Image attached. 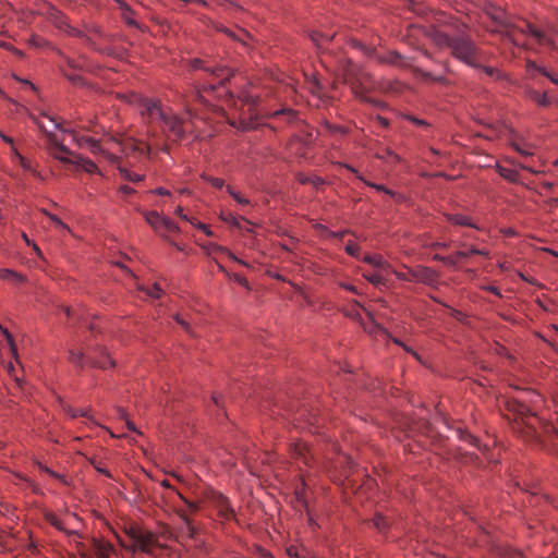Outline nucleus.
Segmentation results:
<instances>
[{"label":"nucleus","instance_id":"obj_1","mask_svg":"<svg viewBox=\"0 0 558 558\" xmlns=\"http://www.w3.org/2000/svg\"><path fill=\"white\" fill-rule=\"evenodd\" d=\"M485 14L493 22L489 29L507 36L515 45L520 44V36L529 34L539 46L555 48L554 39L548 34L525 21L520 23L512 22L501 8L489 5Z\"/></svg>","mask_w":558,"mask_h":558},{"label":"nucleus","instance_id":"obj_2","mask_svg":"<svg viewBox=\"0 0 558 558\" xmlns=\"http://www.w3.org/2000/svg\"><path fill=\"white\" fill-rule=\"evenodd\" d=\"M430 40L440 49L448 48L452 57L468 64L469 66L480 69V48L463 31L451 36L441 31H433Z\"/></svg>","mask_w":558,"mask_h":558},{"label":"nucleus","instance_id":"obj_3","mask_svg":"<svg viewBox=\"0 0 558 558\" xmlns=\"http://www.w3.org/2000/svg\"><path fill=\"white\" fill-rule=\"evenodd\" d=\"M141 113L147 123L161 122L163 132H169L175 140H181L186 132L185 120L166 111L159 100L143 99Z\"/></svg>","mask_w":558,"mask_h":558},{"label":"nucleus","instance_id":"obj_4","mask_svg":"<svg viewBox=\"0 0 558 558\" xmlns=\"http://www.w3.org/2000/svg\"><path fill=\"white\" fill-rule=\"evenodd\" d=\"M541 401V396L534 391H524L521 397L508 401V409L515 420H521L529 428L535 429L533 421H539L533 408Z\"/></svg>","mask_w":558,"mask_h":558},{"label":"nucleus","instance_id":"obj_5","mask_svg":"<svg viewBox=\"0 0 558 558\" xmlns=\"http://www.w3.org/2000/svg\"><path fill=\"white\" fill-rule=\"evenodd\" d=\"M129 537L132 541V545L125 544L122 539H119V542L124 548L132 551L140 548L144 553L153 554L154 547L159 546L157 536L150 532L132 530L129 533Z\"/></svg>","mask_w":558,"mask_h":558},{"label":"nucleus","instance_id":"obj_6","mask_svg":"<svg viewBox=\"0 0 558 558\" xmlns=\"http://www.w3.org/2000/svg\"><path fill=\"white\" fill-rule=\"evenodd\" d=\"M75 545L82 558H92V551H94L98 558H108V556L114 551L110 543L95 537L90 539V547H87L82 542H75Z\"/></svg>","mask_w":558,"mask_h":558},{"label":"nucleus","instance_id":"obj_7","mask_svg":"<svg viewBox=\"0 0 558 558\" xmlns=\"http://www.w3.org/2000/svg\"><path fill=\"white\" fill-rule=\"evenodd\" d=\"M37 124L47 137L49 154L63 163H73L74 161L68 157V155H72V151L57 138L54 133L47 131L43 123L37 122Z\"/></svg>","mask_w":558,"mask_h":558},{"label":"nucleus","instance_id":"obj_8","mask_svg":"<svg viewBox=\"0 0 558 558\" xmlns=\"http://www.w3.org/2000/svg\"><path fill=\"white\" fill-rule=\"evenodd\" d=\"M211 504L217 511V514L223 520H232L235 517L234 509L230 506L227 497L221 494H214Z\"/></svg>","mask_w":558,"mask_h":558},{"label":"nucleus","instance_id":"obj_9","mask_svg":"<svg viewBox=\"0 0 558 558\" xmlns=\"http://www.w3.org/2000/svg\"><path fill=\"white\" fill-rule=\"evenodd\" d=\"M192 68L204 69L205 71L210 72L220 85H223L233 75V72L228 68L204 66V62L199 59L192 61Z\"/></svg>","mask_w":558,"mask_h":558},{"label":"nucleus","instance_id":"obj_10","mask_svg":"<svg viewBox=\"0 0 558 558\" xmlns=\"http://www.w3.org/2000/svg\"><path fill=\"white\" fill-rule=\"evenodd\" d=\"M118 144L121 147V151L125 155L132 154V153H138L140 155H147L149 154L150 147L142 142H137L132 137H128L124 140H121L118 142Z\"/></svg>","mask_w":558,"mask_h":558},{"label":"nucleus","instance_id":"obj_11","mask_svg":"<svg viewBox=\"0 0 558 558\" xmlns=\"http://www.w3.org/2000/svg\"><path fill=\"white\" fill-rule=\"evenodd\" d=\"M343 75L348 83L354 84L355 82L362 84L364 77H366V73H364L362 70H360L354 63L351 61H348L343 65Z\"/></svg>","mask_w":558,"mask_h":558},{"label":"nucleus","instance_id":"obj_12","mask_svg":"<svg viewBox=\"0 0 558 558\" xmlns=\"http://www.w3.org/2000/svg\"><path fill=\"white\" fill-rule=\"evenodd\" d=\"M178 514L180 519L182 520V525L179 530V536L180 538H195L197 535V530L193 525L191 519L183 510H178Z\"/></svg>","mask_w":558,"mask_h":558},{"label":"nucleus","instance_id":"obj_13","mask_svg":"<svg viewBox=\"0 0 558 558\" xmlns=\"http://www.w3.org/2000/svg\"><path fill=\"white\" fill-rule=\"evenodd\" d=\"M292 453L295 459L302 461L305 465H311V461H314V453L305 442H295L292 447Z\"/></svg>","mask_w":558,"mask_h":558},{"label":"nucleus","instance_id":"obj_14","mask_svg":"<svg viewBox=\"0 0 558 558\" xmlns=\"http://www.w3.org/2000/svg\"><path fill=\"white\" fill-rule=\"evenodd\" d=\"M410 275L413 278V281H420L423 283H432L436 279L435 271L427 267H418L417 269H411Z\"/></svg>","mask_w":558,"mask_h":558},{"label":"nucleus","instance_id":"obj_15","mask_svg":"<svg viewBox=\"0 0 558 558\" xmlns=\"http://www.w3.org/2000/svg\"><path fill=\"white\" fill-rule=\"evenodd\" d=\"M73 140L76 142V144L80 147L89 149L93 154H100L102 153L101 146L98 141H96L93 137L87 136H78L77 134L73 133Z\"/></svg>","mask_w":558,"mask_h":558},{"label":"nucleus","instance_id":"obj_16","mask_svg":"<svg viewBox=\"0 0 558 558\" xmlns=\"http://www.w3.org/2000/svg\"><path fill=\"white\" fill-rule=\"evenodd\" d=\"M381 60H383V62H386V63H389V64H392V65H397V66H400V68H409V66H411L410 59L401 56L397 51H389Z\"/></svg>","mask_w":558,"mask_h":558},{"label":"nucleus","instance_id":"obj_17","mask_svg":"<svg viewBox=\"0 0 558 558\" xmlns=\"http://www.w3.org/2000/svg\"><path fill=\"white\" fill-rule=\"evenodd\" d=\"M44 518L45 520L51 524L52 526H54L56 529H58L59 531L68 534V535H77V532L76 531H70L65 527L64 523L57 517V514H54L53 512H50V511H46L44 513Z\"/></svg>","mask_w":558,"mask_h":558},{"label":"nucleus","instance_id":"obj_18","mask_svg":"<svg viewBox=\"0 0 558 558\" xmlns=\"http://www.w3.org/2000/svg\"><path fill=\"white\" fill-rule=\"evenodd\" d=\"M296 180L301 184H311L316 190H319L322 186L325 185V180L322 179L320 177H317V175H314V174H306V173H303V172L296 173Z\"/></svg>","mask_w":558,"mask_h":558},{"label":"nucleus","instance_id":"obj_19","mask_svg":"<svg viewBox=\"0 0 558 558\" xmlns=\"http://www.w3.org/2000/svg\"><path fill=\"white\" fill-rule=\"evenodd\" d=\"M446 218L449 222L454 223L457 226H465L474 229H480L476 225H474L468 216L461 214H447Z\"/></svg>","mask_w":558,"mask_h":558},{"label":"nucleus","instance_id":"obj_20","mask_svg":"<svg viewBox=\"0 0 558 558\" xmlns=\"http://www.w3.org/2000/svg\"><path fill=\"white\" fill-rule=\"evenodd\" d=\"M525 95L532 99L533 101H535L538 106H542V107H547L550 105V100L549 98L547 97V94L546 93H539L533 88H527L525 90Z\"/></svg>","mask_w":558,"mask_h":558},{"label":"nucleus","instance_id":"obj_21","mask_svg":"<svg viewBox=\"0 0 558 558\" xmlns=\"http://www.w3.org/2000/svg\"><path fill=\"white\" fill-rule=\"evenodd\" d=\"M204 248H206L208 251V253L210 252H221V253H226L232 260L243 265V266H247V263L238 258L231 251H229L227 247L225 246H221V245H218L216 243H208L207 245L204 246Z\"/></svg>","mask_w":558,"mask_h":558},{"label":"nucleus","instance_id":"obj_22","mask_svg":"<svg viewBox=\"0 0 558 558\" xmlns=\"http://www.w3.org/2000/svg\"><path fill=\"white\" fill-rule=\"evenodd\" d=\"M165 219L166 217L159 215L157 211L145 213V220L157 233L160 231L161 223Z\"/></svg>","mask_w":558,"mask_h":558},{"label":"nucleus","instance_id":"obj_23","mask_svg":"<svg viewBox=\"0 0 558 558\" xmlns=\"http://www.w3.org/2000/svg\"><path fill=\"white\" fill-rule=\"evenodd\" d=\"M365 184H367L368 186L375 189L376 191H380V192H384L386 193L387 195L391 196L397 203H402L405 198L403 195L392 191V190H389L387 189L385 185L383 184H376V183H373V182H368V181H365Z\"/></svg>","mask_w":558,"mask_h":558},{"label":"nucleus","instance_id":"obj_24","mask_svg":"<svg viewBox=\"0 0 558 558\" xmlns=\"http://www.w3.org/2000/svg\"><path fill=\"white\" fill-rule=\"evenodd\" d=\"M0 279L8 280L15 283L24 282L25 278L23 275L15 272L11 269H1L0 270Z\"/></svg>","mask_w":558,"mask_h":558},{"label":"nucleus","instance_id":"obj_25","mask_svg":"<svg viewBox=\"0 0 558 558\" xmlns=\"http://www.w3.org/2000/svg\"><path fill=\"white\" fill-rule=\"evenodd\" d=\"M89 362L93 366L99 367V368H107L108 366H113L114 362L108 356L106 350L101 349V359L95 360L89 359Z\"/></svg>","mask_w":558,"mask_h":558},{"label":"nucleus","instance_id":"obj_26","mask_svg":"<svg viewBox=\"0 0 558 558\" xmlns=\"http://www.w3.org/2000/svg\"><path fill=\"white\" fill-rule=\"evenodd\" d=\"M179 230L180 229L177 226V223L166 217V219L161 223L160 231L158 232V234L161 236H166L169 233H177L179 232Z\"/></svg>","mask_w":558,"mask_h":558},{"label":"nucleus","instance_id":"obj_27","mask_svg":"<svg viewBox=\"0 0 558 558\" xmlns=\"http://www.w3.org/2000/svg\"><path fill=\"white\" fill-rule=\"evenodd\" d=\"M497 171L507 181L512 182V183H518L519 182V173H518V171H515L513 169H508V168H505V167H501V166L497 167Z\"/></svg>","mask_w":558,"mask_h":558},{"label":"nucleus","instance_id":"obj_28","mask_svg":"<svg viewBox=\"0 0 558 558\" xmlns=\"http://www.w3.org/2000/svg\"><path fill=\"white\" fill-rule=\"evenodd\" d=\"M333 36L335 35L323 34L320 32H313L311 39L317 47H322L325 43H329Z\"/></svg>","mask_w":558,"mask_h":558},{"label":"nucleus","instance_id":"obj_29","mask_svg":"<svg viewBox=\"0 0 558 558\" xmlns=\"http://www.w3.org/2000/svg\"><path fill=\"white\" fill-rule=\"evenodd\" d=\"M527 68L529 69H535L536 71H538L539 73H542L544 76H546L547 78H549L554 84L558 85V75H554L551 74L550 72H548L545 68H542V66H538L536 65L535 62H532L530 61L527 63Z\"/></svg>","mask_w":558,"mask_h":558},{"label":"nucleus","instance_id":"obj_30","mask_svg":"<svg viewBox=\"0 0 558 558\" xmlns=\"http://www.w3.org/2000/svg\"><path fill=\"white\" fill-rule=\"evenodd\" d=\"M415 73L418 74L424 81H433V82H437V83L446 82V78L444 76H441V75L437 76V75L432 74L430 72H427V71H424L421 69H415Z\"/></svg>","mask_w":558,"mask_h":558},{"label":"nucleus","instance_id":"obj_31","mask_svg":"<svg viewBox=\"0 0 558 558\" xmlns=\"http://www.w3.org/2000/svg\"><path fill=\"white\" fill-rule=\"evenodd\" d=\"M84 359V353L82 351H75L73 349L69 351V361L75 366L83 367Z\"/></svg>","mask_w":558,"mask_h":558},{"label":"nucleus","instance_id":"obj_32","mask_svg":"<svg viewBox=\"0 0 558 558\" xmlns=\"http://www.w3.org/2000/svg\"><path fill=\"white\" fill-rule=\"evenodd\" d=\"M511 146L521 155L523 156H531L533 155L532 153V148H533V145L529 144V143H518V142H512L511 143Z\"/></svg>","mask_w":558,"mask_h":558},{"label":"nucleus","instance_id":"obj_33","mask_svg":"<svg viewBox=\"0 0 558 558\" xmlns=\"http://www.w3.org/2000/svg\"><path fill=\"white\" fill-rule=\"evenodd\" d=\"M363 260L367 264H371L375 267H378V268H389V266L383 260V258L380 256H377V255H366Z\"/></svg>","mask_w":558,"mask_h":558},{"label":"nucleus","instance_id":"obj_34","mask_svg":"<svg viewBox=\"0 0 558 558\" xmlns=\"http://www.w3.org/2000/svg\"><path fill=\"white\" fill-rule=\"evenodd\" d=\"M77 165L81 166V168L83 170H85L86 172L88 173H95L98 171V168L96 166V163H94L92 160L89 159H84V158H78L77 161H76Z\"/></svg>","mask_w":558,"mask_h":558},{"label":"nucleus","instance_id":"obj_35","mask_svg":"<svg viewBox=\"0 0 558 558\" xmlns=\"http://www.w3.org/2000/svg\"><path fill=\"white\" fill-rule=\"evenodd\" d=\"M119 171H120V173L122 174V177L125 180L131 181V182H140V181H142L144 179V175L137 174V173H133V172H131L128 169L122 168V167H119Z\"/></svg>","mask_w":558,"mask_h":558},{"label":"nucleus","instance_id":"obj_36","mask_svg":"<svg viewBox=\"0 0 558 558\" xmlns=\"http://www.w3.org/2000/svg\"><path fill=\"white\" fill-rule=\"evenodd\" d=\"M363 277L369 281L371 283H373L375 287H380V286H384L385 284V279L383 278V276H380L379 274L377 272H374V274H363Z\"/></svg>","mask_w":558,"mask_h":558},{"label":"nucleus","instance_id":"obj_37","mask_svg":"<svg viewBox=\"0 0 558 558\" xmlns=\"http://www.w3.org/2000/svg\"><path fill=\"white\" fill-rule=\"evenodd\" d=\"M0 329L2 331V333L4 335L9 345H10V350L13 354V356L16 359V355H17V349H16V345H15V342H14V339L12 337V335L8 331V329H4L0 326Z\"/></svg>","mask_w":558,"mask_h":558},{"label":"nucleus","instance_id":"obj_38","mask_svg":"<svg viewBox=\"0 0 558 558\" xmlns=\"http://www.w3.org/2000/svg\"><path fill=\"white\" fill-rule=\"evenodd\" d=\"M286 116L288 121H293L296 117V112L290 108H284L274 112V117Z\"/></svg>","mask_w":558,"mask_h":558},{"label":"nucleus","instance_id":"obj_39","mask_svg":"<svg viewBox=\"0 0 558 558\" xmlns=\"http://www.w3.org/2000/svg\"><path fill=\"white\" fill-rule=\"evenodd\" d=\"M12 151L14 154V156L19 159L20 161V165L23 167V169L27 170V171H33L32 169V166H31V162L25 159L19 151L16 148H12Z\"/></svg>","mask_w":558,"mask_h":558},{"label":"nucleus","instance_id":"obj_40","mask_svg":"<svg viewBox=\"0 0 558 558\" xmlns=\"http://www.w3.org/2000/svg\"><path fill=\"white\" fill-rule=\"evenodd\" d=\"M483 70L488 76L496 77V80H506L507 75L498 72L495 68L484 66Z\"/></svg>","mask_w":558,"mask_h":558},{"label":"nucleus","instance_id":"obj_41","mask_svg":"<svg viewBox=\"0 0 558 558\" xmlns=\"http://www.w3.org/2000/svg\"><path fill=\"white\" fill-rule=\"evenodd\" d=\"M89 463L97 470V472L104 474L107 477H111V473L96 459H89Z\"/></svg>","mask_w":558,"mask_h":558},{"label":"nucleus","instance_id":"obj_42","mask_svg":"<svg viewBox=\"0 0 558 558\" xmlns=\"http://www.w3.org/2000/svg\"><path fill=\"white\" fill-rule=\"evenodd\" d=\"M227 192L241 205H248V199L242 197L239 193H236L231 186L227 187Z\"/></svg>","mask_w":558,"mask_h":558},{"label":"nucleus","instance_id":"obj_43","mask_svg":"<svg viewBox=\"0 0 558 558\" xmlns=\"http://www.w3.org/2000/svg\"><path fill=\"white\" fill-rule=\"evenodd\" d=\"M374 525L377 527V530L384 531L388 526V521L386 518L378 514L374 518Z\"/></svg>","mask_w":558,"mask_h":558},{"label":"nucleus","instance_id":"obj_44","mask_svg":"<svg viewBox=\"0 0 558 558\" xmlns=\"http://www.w3.org/2000/svg\"><path fill=\"white\" fill-rule=\"evenodd\" d=\"M203 179L208 181L211 185H214L217 189H221L225 185V181L219 178H213V177H206L203 175Z\"/></svg>","mask_w":558,"mask_h":558},{"label":"nucleus","instance_id":"obj_45","mask_svg":"<svg viewBox=\"0 0 558 558\" xmlns=\"http://www.w3.org/2000/svg\"><path fill=\"white\" fill-rule=\"evenodd\" d=\"M344 250H345V252H347L349 255H351V256H353V257H356V256L359 255V251H360L359 246H357L356 244L352 243V242H349V243L345 245Z\"/></svg>","mask_w":558,"mask_h":558},{"label":"nucleus","instance_id":"obj_46","mask_svg":"<svg viewBox=\"0 0 558 558\" xmlns=\"http://www.w3.org/2000/svg\"><path fill=\"white\" fill-rule=\"evenodd\" d=\"M460 438L462 440L469 441L470 444H472L474 446H477V442H478L477 438L468 432H460Z\"/></svg>","mask_w":558,"mask_h":558},{"label":"nucleus","instance_id":"obj_47","mask_svg":"<svg viewBox=\"0 0 558 558\" xmlns=\"http://www.w3.org/2000/svg\"><path fill=\"white\" fill-rule=\"evenodd\" d=\"M119 416H120L122 420H124V421H125L126 426H128V429L133 430V432H135V430H136V427H135L134 423H133V422H131V421L128 418V416H126V412H125L124 410L119 409Z\"/></svg>","mask_w":558,"mask_h":558},{"label":"nucleus","instance_id":"obj_48","mask_svg":"<svg viewBox=\"0 0 558 558\" xmlns=\"http://www.w3.org/2000/svg\"><path fill=\"white\" fill-rule=\"evenodd\" d=\"M146 293L151 298H159L161 294V289L158 283H155L151 288L146 290Z\"/></svg>","mask_w":558,"mask_h":558},{"label":"nucleus","instance_id":"obj_49","mask_svg":"<svg viewBox=\"0 0 558 558\" xmlns=\"http://www.w3.org/2000/svg\"><path fill=\"white\" fill-rule=\"evenodd\" d=\"M65 76L74 85L83 84V78L78 74H65Z\"/></svg>","mask_w":558,"mask_h":558},{"label":"nucleus","instance_id":"obj_50","mask_svg":"<svg viewBox=\"0 0 558 558\" xmlns=\"http://www.w3.org/2000/svg\"><path fill=\"white\" fill-rule=\"evenodd\" d=\"M43 213H44L45 215H47V216L50 218V220H51L52 222H54L56 225H58V226H60V227H62V228H65V227H66V226L61 221V219H60L59 217H57V216H54V215H52V214H50V213H48V211H46V210H43Z\"/></svg>","mask_w":558,"mask_h":558},{"label":"nucleus","instance_id":"obj_51","mask_svg":"<svg viewBox=\"0 0 558 558\" xmlns=\"http://www.w3.org/2000/svg\"><path fill=\"white\" fill-rule=\"evenodd\" d=\"M393 274L396 275V277L400 280H403V281H413V278L411 277L410 275V271L408 274L405 272H400V271H393Z\"/></svg>","mask_w":558,"mask_h":558},{"label":"nucleus","instance_id":"obj_52","mask_svg":"<svg viewBox=\"0 0 558 558\" xmlns=\"http://www.w3.org/2000/svg\"><path fill=\"white\" fill-rule=\"evenodd\" d=\"M179 497L186 504L191 511H196L198 506L195 502L186 500L180 493H178Z\"/></svg>","mask_w":558,"mask_h":558},{"label":"nucleus","instance_id":"obj_53","mask_svg":"<svg viewBox=\"0 0 558 558\" xmlns=\"http://www.w3.org/2000/svg\"><path fill=\"white\" fill-rule=\"evenodd\" d=\"M175 320L189 332L192 333L190 325L184 320L181 319L179 315H175Z\"/></svg>","mask_w":558,"mask_h":558},{"label":"nucleus","instance_id":"obj_54","mask_svg":"<svg viewBox=\"0 0 558 558\" xmlns=\"http://www.w3.org/2000/svg\"><path fill=\"white\" fill-rule=\"evenodd\" d=\"M395 343L401 345L407 352L412 353L417 360H420V356L417 355V353H415L412 349H410L409 347L403 344L400 340L395 339Z\"/></svg>","mask_w":558,"mask_h":558},{"label":"nucleus","instance_id":"obj_55","mask_svg":"<svg viewBox=\"0 0 558 558\" xmlns=\"http://www.w3.org/2000/svg\"><path fill=\"white\" fill-rule=\"evenodd\" d=\"M64 411L66 412L68 415H70L73 418L78 416V410L77 409H73L71 407H66V408H64Z\"/></svg>","mask_w":558,"mask_h":558},{"label":"nucleus","instance_id":"obj_56","mask_svg":"<svg viewBox=\"0 0 558 558\" xmlns=\"http://www.w3.org/2000/svg\"><path fill=\"white\" fill-rule=\"evenodd\" d=\"M197 228H198V229H201V230H203V232H204L206 235H208V236H211V235H213V232H211V230L208 228V226H206V225H204V223H202V222H198V223H197Z\"/></svg>","mask_w":558,"mask_h":558},{"label":"nucleus","instance_id":"obj_57","mask_svg":"<svg viewBox=\"0 0 558 558\" xmlns=\"http://www.w3.org/2000/svg\"><path fill=\"white\" fill-rule=\"evenodd\" d=\"M471 253L472 254H476V255H482V256H485V257L488 256V252L487 251L478 250V248H476L474 246H471Z\"/></svg>","mask_w":558,"mask_h":558},{"label":"nucleus","instance_id":"obj_58","mask_svg":"<svg viewBox=\"0 0 558 558\" xmlns=\"http://www.w3.org/2000/svg\"><path fill=\"white\" fill-rule=\"evenodd\" d=\"M78 410V416H82V417H86L88 420H92V416L89 414L90 410L89 409H77Z\"/></svg>","mask_w":558,"mask_h":558},{"label":"nucleus","instance_id":"obj_59","mask_svg":"<svg viewBox=\"0 0 558 558\" xmlns=\"http://www.w3.org/2000/svg\"><path fill=\"white\" fill-rule=\"evenodd\" d=\"M223 3H229L238 10L242 9L238 3L233 2L232 0H218L219 5H223Z\"/></svg>","mask_w":558,"mask_h":558},{"label":"nucleus","instance_id":"obj_60","mask_svg":"<svg viewBox=\"0 0 558 558\" xmlns=\"http://www.w3.org/2000/svg\"><path fill=\"white\" fill-rule=\"evenodd\" d=\"M217 29L222 32V33H225V34H227L228 36H230L232 38H236L235 34L232 31H230V29H228V28H226L223 26H219V27H217Z\"/></svg>","mask_w":558,"mask_h":558},{"label":"nucleus","instance_id":"obj_61","mask_svg":"<svg viewBox=\"0 0 558 558\" xmlns=\"http://www.w3.org/2000/svg\"><path fill=\"white\" fill-rule=\"evenodd\" d=\"M471 255H472L471 248L469 251H459V252H457V256L460 257V258H468Z\"/></svg>","mask_w":558,"mask_h":558},{"label":"nucleus","instance_id":"obj_62","mask_svg":"<svg viewBox=\"0 0 558 558\" xmlns=\"http://www.w3.org/2000/svg\"><path fill=\"white\" fill-rule=\"evenodd\" d=\"M120 191L125 195H130V194L134 193V190L129 185L121 186Z\"/></svg>","mask_w":558,"mask_h":558},{"label":"nucleus","instance_id":"obj_63","mask_svg":"<svg viewBox=\"0 0 558 558\" xmlns=\"http://www.w3.org/2000/svg\"><path fill=\"white\" fill-rule=\"evenodd\" d=\"M341 287L350 292L357 293L356 288L350 283H341Z\"/></svg>","mask_w":558,"mask_h":558},{"label":"nucleus","instance_id":"obj_64","mask_svg":"<svg viewBox=\"0 0 558 558\" xmlns=\"http://www.w3.org/2000/svg\"><path fill=\"white\" fill-rule=\"evenodd\" d=\"M156 194L158 195H162V196H166V195H170V192L163 187H158L154 191Z\"/></svg>","mask_w":558,"mask_h":558}]
</instances>
